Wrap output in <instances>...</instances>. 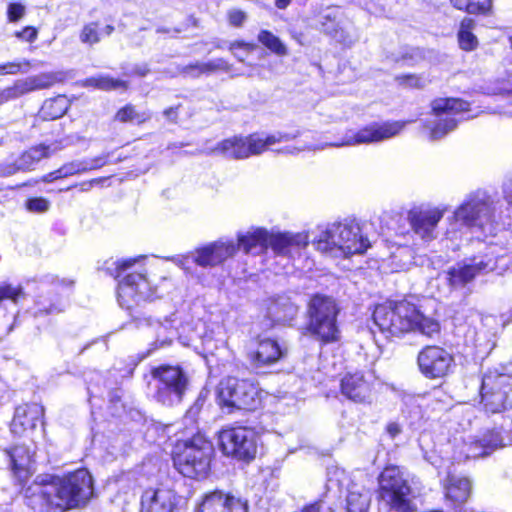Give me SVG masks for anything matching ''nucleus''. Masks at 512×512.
<instances>
[{"mask_svg":"<svg viewBox=\"0 0 512 512\" xmlns=\"http://www.w3.org/2000/svg\"><path fill=\"white\" fill-rule=\"evenodd\" d=\"M371 494L369 490L358 484H352L347 491V512H369Z\"/></svg>","mask_w":512,"mask_h":512,"instance_id":"nucleus-31","label":"nucleus"},{"mask_svg":"<svg viewBox=\"0 0 512 512\" xmlns=\"http://www.w3.org/2000/svg\"><path fill=\"white\" fill-rule=\"evenodd\" d=\"M504 445L499 431L488 430L481 437L467 445L466 458L488 456L495 450L504 447Z\"/></svg>","mask_w":512,"mask_h":512,"instance_id":"nucleus-27","label":"nucleus"},{"mask_svg":"<svg viewBox=\"0 0 512 512\" xmlns=\"http://www.w3.org/2000/svg\"><path fill=\"white\" fill-rule=\"evenodd\" d=\"M341 12L338 7H328L319 15V24L326 34L344 45H351L355 39L344 32L340 25Z\"/></svg>","mask_w":512,"mask_h":512,"instance_id":"nucleus-26","label":"nucleus"},{"mask_svg":"<svg viewBox=\"0 0 512 512\" xmlns=\"http://www.w3.org/2000/svg\"><path fill=\"white\" fill-rule=\"evenodd\" d=\"M469 103L458 98H437L432 101V120H428L425 128L429 129V138L436 141L453 131L459 122L469 120Z\"/></svg>","mask_w":512,"mask_h":512,"instance_id":"nucleus-11","label":"nucleus"},{"mask_svg":"<svg viewBox=\"0 0 512 512\" xmlns=\"http://www.w3.org/2000/svg\"><path fill=\"white\" fill-rule=\"evenodd\" d=\"M308 244L309 234L305 231L269 234L268 239V246L272 248L275 254L287 257H293L295 254H298Z\"/></svg>","mask_w":512,"mask_h":512,"instance_id":"nucleus-23","label":"nucleus"},{"mask_svg":"<svg viewBox=\"0 0 512 512\" xmlns=\"http://www.w3.org/2000/svg\"><path fill=\"white\" fill-rule=\"evenodd\" d=\"M393 271L408 270L415 262L413 251L408 246H399L390 256Z\"/></svg>","mask_w":512,"mask_h":512,"instance_id":"nucleus-39","label":"nucleus"},{"mask_svg":"<svg viewBox=\"0 0 512 512\" xmlns=\"http://www.w3.org/2000/svg\"><path fill=\"white\" fill-rule=\"evenodd\" d=\"M213 446L203 435L178 444L173 457L174 466L185 477L204 478L209 472Z\"/></svg>","mask_w":512,"mask_h":512,"instance_id":"nucleus-10","label":"nucleus"},{"mask_svg":"<svg viewBox=\"0 0 512 512\" xmlns=\"http://www.w3.org/2000/svg\"><path fill=\"white\" fill-rule=\"evenodd\" d=\"M452 5L469 14H484L491 9L492 0H451Z\"/></svg>","mask_w":512,"mask_h":512,"instance_id":"nucleus-43","label":"nucleus"},{"mask_svg":"<svg viewBox=\"0 0 512 512\" xmlns=\"http://www.w3.org/2000/svg\"><path fill=\"white\" fill-rule=\"evenodd\" d=\"M24 297L25 293L20 285L15 286L10 283L0 284V306L5 302L17 305Z\"/></svg>","mask_w":512,"mask_h":512,"instance_id":"nucleus-44","label":"nucleus"},{"mask_svg":"<svg viewBox=\"0 0 512 512\" xmlns=\"http://www.w3.org/2000/svg\"><path fill=\"white\" fill-rule=\"evenodd\" d=\"M83 86L94 87L99 90L110 91V90H126L128 83L120 79H114L108 75H98L87 78L83 81Z\"/></svg>","mask_w":512,"mask_h":512,"instance_id":"nucleus-36","label":"nucleus"},{"mask_svg":"<svg viewBox=\"0 0 512 512\" xmlns=\"http://www.w3.org/2000/svg\"><path fill=\"white\" fill-rule=\"evenodd\" d=\"M386 431L391 438H395L402 432V428L399 423L390 422L386 426Z\"/></svg>","mask_w":512,"mask_h":512,"instance_id":"nucleus-63","label":"nucleus"},{"mask_svg":"<svg viewBox=\"0 0 512 512\" xmlns=\"http://www.w3.org/2000/svg\"><path fill=\"white\" fill-rule=\"evenodd\" d=\"M156 297L153 288L141 272L129 273L118 284V302L121 307L130 309L140 301H150Z\"/></svg>","mask_w":512,"mask_h":512,"instance_id":"nucleus-18","label":"nucleus"},{"mask_svg":"<svg viewBox=\"0 0 512 512\" xmlns=\"http://www.w3.org/2000/svg\"><path fill=\"white\" fill-rule=\"evenodd\" d=\"M480 394L486 413H502L512 408V377L497 372L485 374Z\"/></svg>","mask_w":512,"mask_h":512,"instance_id":"nucleus-14","label":"nucleus"},{"mask_svg":"<svg viewBox=\"0 0 512 512\" xmlns=\"http://www.w3.org/2000/svg\"><path fill=\"white\" fill-rule=\"evenodd\" d=\"M302 512H334L333 509L324 502H317L306 506Z\"/></svg>","mask_w":512,"mask_h":512,"instance_id":"nucleus-61","label":"nucleus"},{"mask_svg":"<svg viewBox=\"0 0 512 512\" xmlns=\"http://www.w3.org/2000/svg\"><path fill=\"white\" fill-rule=\"evenodd\" d=\"M50 203L47 199L39 197V198H31L26 202V208L31 212L43 213L49 209Z\"/></svg>","mask_w":512,"mask_h":512,"instance_id":"nucleus-56","label":"nucleus"},{"mask_svg":"<svg viewBox=\"0 0 512 512\" xmlns=\"http://www.w3.org/2000/svg\"><path fill=\"white\" fill-rule=\"evenodd\" d=\"M299 136L296 133L277 132L268 135L265 138L259 134H251L246 137L234 136L218 142L212 147H207L204 151L207 155H218L229 159H246L253 155H260L271 146L288 142Z\"/></svg>","mask_w":512,"mask_h":512,"instance_id":"nucleus-7","label":"nucleus"},{"mask_svg":"<svg viewBox=\"0 0 512 512\" xmlns=\"http://www.w3.org/2000/svg\"><path fill=\"white\" fill-rule=\"evenodd\" d=\"M258 41L277 56H286L288 49L279 37L268 30H261L257 36Z\"/></svg>","mask_w":512,"mask_h":512,"instance_id":"nucleus-42","label":"nucleus"},{"mask_svg":"<svg viewBox=\"0 0 512 512\" xmlns=\"http://www.w3.org/2000/svg\"><path fill=\"white\" fill-rule=\"evenodd\" d=\"M488 92L491 94H512V75L508 74L505 77L498 79L494 87L489 88Z\"/></svg>","mask_w":512,"mask_h":512,"instance_id":"nucleus-52","label":"nucleus"},{"mask_svg":"<svg viewBox=\"0 0 512 512\" xmlns=\"http://www.w3.org/2000/svg\"><path fill=\"white\" fill-rule=\"evenodd\" d=\"M136 261V258L115 261L112 263V265L115 266L114 271L111 267H108L107 269L111 271V274L114 275L115 278H119L124 272L131 268L136 263Z\"/></svg>","mask_w":512,"mask_h":512,"instance_id":"nucleus-55","label":"nucleus"},{"mask_svg":"<svg viewBox=\"0 0 512 512\" xmlns=\"http://www.w3.org/2000/svg\"><path fill=\"white\" fill-rule=\"evenodd\" d=\"M197 512H248V502L220 490L207 493Z\"/></svg>","mask_w":512,"mask_h":512,"instance_id":"nucleus-22","label":"nucleus"},{"mask_svg":"<svg viewBox=\"0 0 512 512\" xmlns=\"http://www.w3.org/2000/svg\"><path fill=\"white\" fill-rule=\"evenodd\" d=\"M113 30L112 25L101 27L98 22H90L83 26L79 38L84 44L94 45L101 40L102 36H109Z\"/></svg>","mask_w":512,"mask_h":512,"instance_id":"nucleus-34","label":"nucleus"},{"mask_svg":"<svg viewBox=\"0 0 512 512\" xmlns=\"http://www.w3.org/2000/svg\"><path fill=\"white\" fill-rule=\"evenodd\" d=\"M92 494V476L79 469L63 478L37 477L25 489V500L35 512H63L86 504Z\"/></svg>","mask_w":512,"mask_h":512,"instance_id":"nucleus-1","label":"nucleus"},{"mask_svg":"<svg viewBox=\"0 0 512 512\" xmlns=\"http://www.w3.org/2000/svg\"><path fill=\"white\" fill-rule=\"evenodd\" d=\"M338 308L335 301L326 296H314L308 306V332L323 343L336 342L340 338L337 325Z\"/></svg>","mask_w":512,"mask_h":512,"instance_id":"nucleus-12","label":"nucleus"},{"mask_svg":"<svg viewBox=\"0 0 512 512\" xmlns=\"http://www.w3.org/2000/svg\"><path fill=\"white\" fill-rule=\"evenodd\" d=\"M375 376L371 372H347L340 381L341 394L357 404H370L373 399Z\"/></svg>","mask_w":512,"mask_h":512,"instance_id":"nucleus-19","label":"nucleus"},{"mask_svg":"<svg viewBox=\"0 0 512 512\" xmlns=\"http://www.w3.org/2000/svg\"><path fill=\"white\" fill-rule=\"evenodd\" d=\"M269 232L264 228H253L238 236L237 251L242 248L245 253L259 254L268 247Z\"/></svg>","mask_w":512,"mask_h":512,"instance_id":"nucleus-29","label":"nucleus"},{"mask_svg":"<svg viewBox=\"0 0 512 512\" xmlns=\"http://www.w3.org/2000/svg\"><path fill=\"white\" fill-rule=\"evenodd\" d=\"M492 113L512 117V102L505 106L495 108Z\"/></svg>","mask_w":512,"mask_h":512,"instance_id":"nucleus-64","label":"nucleus"},{"mask_svg":"<svg viewBox=\"0 0 512 512\" xmlns=\"http://www.w3.org/2000/svg\"><path fill=\"white\" fill-rule=\"evenodd\" d=\"M52 297L39 296L36 301L37 311L39 314L59 313L63 310L60 299L53 293H49Z\"/></svg>","mask_w":512,"mask_h":512,"instance_id":"nucleus-45","label":"nucleus"},{"mask_svg":"<svg viewBox=\"0 0 512 512\" xmlns=\"http://www.w3.org/2000/svg\"><path fill=\"white\" fill-rule=\"evenodd\" d=\"M312 244L316 250L333 257L361 254L370 246L360 226L353 221L317 226Z\"/></svg>","mask_w":512,"mask_h":512,"instance_id":"nucleus-4","label":"nucleus"},{"mask_svg":"<svg viewBox=\"0 0 512 512\" xmlns=\"http://www.w3.org/2000/svg\"><path fill=\"white\" fill-rule=\"evenodd\" d=\"M452 355L439 346H426L418 354L420 372L428 379L445 377L453 364Z\"/></svg>","mask_w":512,"mask_h":512,"instance_id":"nucleus-20","label":"nucleus"},{"mask_svg":"<svg viewBox=\"0 0 512 512\" xmlns=\"http://www.w3.org/2000/svg\"><path fill=\"white\" fill-rule=\"evenodd\" d=\"M373 322L386 339L412 331L429 338L440 333V324L436 319L424 315L417 306L406 301L377 305Z\"/></svg>","mask_w":512,"mask_h":512,"instance_id":"nucleus-2","label":"nucleus"},{"mask_svg":"<svg viewBox=\"0 0 512 512\" xmlns=\"http://www.w3.org/2000/svg\"><path fill=\"white\" fill-rule=\"evenodd\" d=\"M69 108V100L59 95L53 99L46 100L41 108V113L46 119H57L63 116Z\"/></svg>","mask_w":512,"mask_h":512,"instance_id":"nucleus-37","label":"nucleus"},{"mask_svg":"<svg viewBox=\"0 0 512 512\" xmlns=\"http://www.w3.org/2000/svg\"><path fill=\"white\" fill-rule=\"evenodd\" d=\"M180 72L186 76L199 77L204 74L203 62L185 65L180 69Z\"/></svg>","mask_w":512,"mask_h":512,"instance_id":"nucleus-57","label":"nucleus"},{"mask_svg":"<svg viewBox=\"0 0 512 512\" xmlns=\"http://www.w3.org/2000/svg\"><path fill=\"white\" fill-rule=\"evenodd\" d=\"M408 123H411V121L372 123L359 130H347L342 138L335 142L327 143L321 146H288L281 150V152L297 154L303 150H321L326 146L343 147L381 142L398 135Z\"/></svg>","mask_w":512,"mask_h":512,"instance_id":"nucleus-9","label":"nucleus"},{"mask_svg":"<svg viewBox=\"0 0 512 512\" xmlns=\"http://www.w3.org/2000/svg\"><path fill=\"white\" fill-rule=\"evenodd\" d=\"M188 386L189 377L180 366L160 365L151 370L149 393L164 406L172 407L181 403Z\"/></svg>","mask_w":512,"mask_h":512,"instance_id":"nucleus-8","label":"nucleus"},{"mask_svg":"<svg viewBox=\"0 0 512 512\" xmlns=\"http://www.w3.org/2000/svg\"><path fill=\"white\" fill-rule=\"evenodd\" d=\"M269 316L276 322H286L297 314V307L286 297H279L268 307Z\"/></svg>","mask_w":512,"mask_h":512,"instance_id":"nucleus-33","label":"nucleus"},{"mask_svg":"<svg viewBox=\"0 0 512 512\" xmlns=\"http://www.w3.org/2000/svg\"><path fill=\"white\" fill-rule=\"evenodd\" d=\"M49 156V146L43 144L30 148L22 153L14 162L15 171L32 170L43 158Z\"/></svg>","mask_w":512,"mask_h":512,"instance_id":"nucleus-32","label":"nucleus"},{"mask_svg":"<svg viewBox=\"0 0 512 512\" xmlns=\"http://www.w3.org/2000/svg\"><path fill=\"white\" fill-rule=\"evenodd\" d=\"M475 27V21L471 18H464L461 21L458 31V40L460 47L466 51L475 49L478 45L476 36L472 33Z\"/></svg>","mask_w":512,"mask_h":512,"instance_id":"nucleus-41","label":"nucleus"},{"mask_svg":"<svg viewBox=\"0 0 512 512\" xmlns=\"http://www.w3.org/2000/svg\"><path fill=\"white\" fill-rule=\"evenodd\" d=\"M175 494L168 489H147L141 497V512H174Z\"/></svg>","mask_w":512,"mask_h":512,"instance_id":"nucleus-25","label":"nucleus"},{"mask_svg":"<svg viewBox=\"0 0 512 512\" xmlns=\"http://www.w3.org/2000/svg\"><path fill=\"white\" fill-rule=\"evenodd\" d=\"M381 499L395 512H414V500L421 495L419 480H409L398 466L386 467L378 478Z\"/></svg>","mask_w":512,"mask_h":512,"instance_id":"nucleus-5","label":"nucleus"},{"mask_svg":"<svg viewBox=\"0 0 512 512\" xmlns=\"http://www.w3.org/2000/svg\"><path fill=\"white\" fill-rule=\"evenodd\" d=\"M43 414L44 408L37 403L18 406L10 425L11 432L17 436H24L36 428Z\"/></svg>","mask_w":512,"mask_h":512,"instance_id":"nucleus-24","label":"nucleus"},{"mask_svg":"<svg viewBox=\"0 0 512 512\" xmlns=\"http://www.w3.org/2000/svg\"><path fill=\"white\" fill-rule=\"evenodd\" d=\"M247 15L244 11L239 9H232L228 12V20L230 25L240 27L246 21Z\"/></svg>","mask_w":512,"mask_h":512,"instance_id":"nucleus-58","label":"nucleus"},{"mask_svg":"<svg viewBox=\"0 0 512 512\" xmlns=\"http://www.w3.org/2000/svg\"><path fill=\"white\" fill-rule=\"evenodd\" d=\"M236 252L237 247L233 241L219 240L197 248L192 253L174 256L171 260L185 270L189 269L190 263L206 268L222 264L233 257Z\"/></svg>","mask_w":512,"mask_h":512,"instance_id":"nucleus-16","label":"nucleus"},{"mask_svg":"<svg viewBox=\"0 0 512 512\" xmlns=\"http://www.w3.org/2000/svg\"><path fill=\"white\" fill-rule=\"evenodd\" d=\"M446 208L426 205L416 206L407 214L408 223L414 235L423 244H429L438 236V224L443 218Z\"/></svg>","mask_w":512,"mask_h":512,"instance_id":"nucleus-17","label":"nucleus"},{"mask_svg":"<svg viewBox=\"0 0 512 512\" xmlns=\"http://www.w3.org/2000/svg\"><path fill=\"white\" fill-rule=\"evenodd\" d=\"M30 77L19 79L12 86L0 90V106L8 101L17 99L34 90Z\"/></svg>","mask_w":512,"mask_h":512,"instance_id":"nucleus-35","label":"nucleus"},{"mask_svg":"<svg viewBox=\"0 0 512 512\" xmlns=\"http://www.w3.org/2000/svg\"><path fill=\"white\" fill-rule=\"evenodd\" d=\"M204 74H211L217 71H229L230 65L223 58H217L203 62Z\"/></svg>","mask_w":512,"mask_h":512,"instance_id":"nucleus-53","label":"nucleus"},{"mask_svg":"<svg viewBox=\"0 0 512 512\" xmlns=\"http://www.w3.org/2000/svg\"><path fill=\"white\" fill-rule=\"evenodd\" d=\"M109 154H103L87 162L89 170L98 169L107 163Z\"/></svg>","mask_w":512,"mask_h":512,"instance_id":"nucleus-62","label":"nucleus"},{"mask_svg":"<svg viewBox=\"0 0 512 512\" xmlns=\"http://www.w3.org/2000/svg\"><path fill=\"white\" fill-rule=\"evenodd\" d=\"M396 80L400 85L410 88H420L425 84L421 77L414 74L400 75L396 77Z\"/></svg>","mask_w":512,"mask_h":512,"instance_id":"nucleus-54","label":"nucleus"},{"mask_svg":"<svg viewBox=\"0 0 512 512\" xmlns=\"http://www.w3.org/2000/svg\"><path fill=\"white\" fill-rule=\"evenodd\" d=\"M207 395H208V392L204 391V390H202L199 393L197 399L192 404V406L188 409V411L185 415V419L187 421H191V422L196 421L197 417L199 416L200 412L202 411V409L206 403Z\"/></svg>","mask_w":512,"mask_h":512,"instance_id":"nucleus-51","label":"nucleus"},{"mask_svg":"<svg viewBox=\"0 0 512 512\" xmlns=\"http://www.w3.org/2000/svg\"><path fill=\"white\" fill-rule=\"evenodd\" d=\"M89 170L87 161H73L64 164L59 169L43 177V181L52 182L60 178H66Z\"/></svg>","mask_w":512,"mask_h":512,"instance_id":"nucleus-40","label":"nucleus"},{"mask_svg":"<svg viewBox=\"0 0 512 512\" xmlns=\"http://www.w3.org/2000/svg\"><path fill=\"white\" fill-rule=\"evenodd\" d=\"M14 475L20 480H26L31 474L32 453L25 445H17L7 451Z\"/></svg>","mask_w":512,"mask_h":512,"instance_id":"nucleus-28","label":"nucleus"},{"mask_svg":"<svg viewBox=\"0 0 512 512\" xmlns=\"http://www.w3.org/2000/svg\"><path fill=\"white\" fill-rule=\"evenodd\" d=\"M354 484L346 471L337 466H331L327 470V489L342 491L344 488L349 491L351 485Z\"/></svg>","mask_w":512,"mask_h":512,"instance_id":"nucleus-38","label":"nucleus"},{"mask_svg":"<svg viewBox=\"0 0 512 512\" xmlns=\"http://www.w3.org/2000/svg\"><path fill=\"white\" fill-rule=\"evenodd\" d=\"M30 69V62L23 60L22 62H7L0 64V75H15L19 72L27 73Z\"/></svg>","mask_w":512,"mask_h":512,"instance_id":"nucleus-50","label":"nucleus"},{"mask_svg":"<svg viewBox=\"0 0 512 512\" xmlns=\"http://www.w3.org/2000/svg\"><path fill=\"white\" fill-rule=\"evenodd\" d=\"M506 252L497 244L490 243L477 255L465 258L447 271L449 285L455 289L463 288L477 276L487 274L506 265Z\"/></svg>","mask_w":512,"mask_h":512,"instance_id":"nucleus-6","label":"nucleus"},{"mask_svg":"<svg viewBox=\"0 0 512 512\" xmlns=\"http://www.w3.org/2000/svg\"><path fill=\"white\" fill-rule=\"evenodd\" d=\"M16 36L21 40L33 42L37 38V30L34 27L28 26L17 32Z\"/></svg>","mask_w":512,"mask_h":512,"instance_id":"nucleus-60","label":"nucleus"},{"mask_svg":"<svg viewBox=\"0 0 512 512\" xmlns=\"http://www.w3.org/2000/svg\"><path fill=\"white\" fill-rule=\"evenodd\" d=\"M218 404L226 413L236 410H254L261 404L260 392L255 383L245 379L227 377L219 383Z\"/></svg>","mask_w":512,"mask_h":512,"instance_id":"nucleus-13","label":"nucleus"},{"mask_svg":"<svg viewBox=\"0 0 512 512\" xmlns=\"http://www.w3.org/2000/svg\"><path fill=\"white\" fill-rule=\"evenodd\" d=\"M25 12V7L19 3H10L7 9V16L9 21L16 22L22 18Z\"/></svg>","mask_w":512,"mask_h":512,"instance_id":"nucleus-59","label":"nucleus"},{"mask_svg":"<svg viewBox=\"0 0 512 512\" xmlns=\"http://www.w3.org/2000/svg\"><path fill=\"white\" fill-rule=\"evenodd\" d=\"M444 488L446 499L454 506L465 503L471 494V482L465 477L449 475Z\"/></svg>","mask_w":512,"mask_h":512,"instance_id":"nucleus-30","label":"nucleus"},{"mask_svg":"<svg viewBox=\"0 0 512 512\" xmlns=\"http://www.w3.org/2000/svg\"><path fill=\"white\" fill-rule=\"evenodd\" d=\"M505 201L509 206L506 211L512 212V194L504 191ZM456 224L484 234H493L499 224H506L512 218L510 212L503 210V203L485 191L469 194L463 203L454 211Z\"/></svg>","mask_w":512,"mask_h":512,"instance_id":"nucleus-3","label":"nucleus"},{"mask_svg":"<svg viewBox=\"0 0 512 512\" xmlns=\"http://www.w3.org/2000/svg\"><path fill=\"white\" fill-rule=\"evenodd\" d=\"M34 90L46 89L62 80L60 73L47 72L30 76Z\"/></svg>","mask_w":512,"mask_h":512,"instance_id":"nucleus-48","label":"nucleus"},{"mask_svg":"<svg viewBox=\"0 0 512 512\" xmlns=\"http://www.w3.org/2000/svg\"><path fill=\"white\" fill-rule=\"evenodd\" d=\"M219 445L223 453L238 460L250 461L257 453V435L253 429L238 426L219 432Z\"/></svg>","mask_w":512,"mask_h":512,"instance_id":"nucleus-15","label":"nucleus"},{"mask_svg":"<svg viewBox=\"0 0 512 512\" xmlns=\"http://www.w3.org/2000/svg\"><path fill=\"white\" fill-rule=\"evenodd\" d=\"M229 51L239 60L244 61V56L256 49V45L245 41H233L229 43Z\"/></svg>","mask_w":512,"mask_h":512,"instance_id":"nucleus-49","label":"nucleus"},{"mask_svg":"<svg viewBox=\"0 0 512 512\" xmlns=\"http://www.w3.org/2000/svg\"><path fill=\"white\" fill-rule=\"evenodd\" d=\"M115 118L120 122H137V123H143L147 121L150 116L146 113H138L136 112L134 106L132 105H126L125 107L121 108Z\"/></svg>","mask_w":512,"mask_h":512,"instance_id":"nucleus-47","label":"nucleus"},{"mask_svg":"<svg viewBox=\"0 0 512 512\" xmlns=\"http://www.w3.org/2000/svg\"><path fill=\"white\" fill-rule=\"evenodd\" d=\"M287 346L272 338H265L257 347L247 354L248 361L254 369L267 368L287 355Z\"/></svg>","mask_w":512,"mask_h":512,"instance_id":"nucleus-21","label":"nucleus"},{"mask_svg":"<svg viewBox=\"0 0 512 512\" xmlns=\"http://www.w3.org/2000/svg\"><path fill=\"white\" fill-rule=\"evenodd\" d=\"M139 326L140 327H143V326L151 327L155 331L156 336H157L155 345H157V343L159 342L160 343L159 346L168 344L170 342V338L173 334V332L168 331V328L166 326H164L162 323H160L159 321H154L150 318H144L143 320H140Z\"/></svg>","mask_w":512,"mask_h":512,"instance_id":"nucleus-46","label":"nucleus"}]
</instances>
